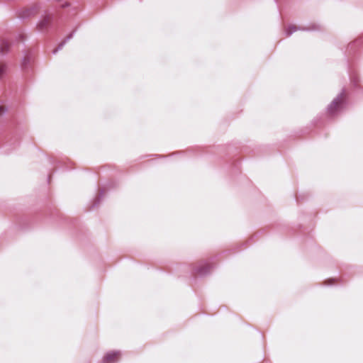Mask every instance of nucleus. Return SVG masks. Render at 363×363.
Here are the masks:
<instances>
[{
  "mask_svg": "<svg viewBox=\"0 0 363 363\" xmlns=\"http://www.w3.org/2000/svg\"><path fill=\"white\" fill-rule=\"evenodd\" d=\"M41 9V4L35 3L28 7L23 8L18 11V17L27 18L36 15Z\"/></svg>",
  "mask_w": 363,
  "mask_h": 363,
  "instance_id": "1",
  "label": "nucleus"
},
{
  "mask_svg": "<svg viewBox=\"0 0 363 363\" xmlns=\"http://www.w3.org/2000/svg\"><path fill=\"white\" fill-rule=\"evenodd\" d=\"M345 96V91H342L328 106V111L330 114H335L342 107Z\"/></svg>",
  "mask_w": 363,
  "mask_h": 363,
  "instance_id": "2",
  "label": "nucleus"
},
{
  "mask_svg": "<svg viewBox=\"0 0 363 363\" xmlns=\"http://www.w3.org/2000/svg\"><path fill=\"white\" fill-rule=\"evenodd\" d=\"M121 352L119 351H112L108 352L103 359V363H115L119 359Z\"/></svg>",
  "mask_w": 363,
  "mask_h": 363,
  "instance_id": "3",
  "label": "nucleus"
},
{
  "mask_svg": "<svg viewBox=\"0 0 363 363\" xmlns=\"http://www.w3.org/2000/svg\"><path fill=\"white\" fill-rule=\"evenodd\" d=\"M318 28H316L315 26H313L311 27H309L306 29L305 28H301L300 27H297L295 25H290L288 27H286L285 28V33H286V35L287 37L290 36L294 32L298 30H317Z\"/></svg>",
  "mask_w": 363,
  "mask_h": 363,
  "instance_id": "4",
  "label": "nucleus"
},
{
  "mask_svg": "<svg viewBox=\"0 0 363 363\" xmlns=\"http://www.w3.org/2000/svg\"><path fill=\"white\" fill-rule=\"evenodd\" d=\"M52 20V16L51 14H46L38 24L39 29L41 30L46 29Z\"/></svg>",
  "mask_w": 363,
  "mask_h": 363,
  "instance_id": "5",
  "label": "nucleus"
},
{
  "mask_svg": "<svg viewBox=\"0 0 363 363\" xmlns=\"http://www.w3.org/2000/svg\"><path fill=\"white\" fill-rule=\"evenodd\" d=\"M32 60L33 53L31 52V51H26L24 52V55L21 63V68L26 69Z\"/></svg>",
  "mask_w": 363,
  "mask_h": 363,
  "instance_id": "6",
  "label": "nucleus"
},
{
  "mask_svg": "<svg viewBox=\"0 0 363 363\" xmlns=\"http://www.w3.org/2000/svg\"><path fill=\"white\" fill-rule=\"evenodd\" d=\"M10 48V43L6 39H1L0 40V52L5 54L9 52Z\"/></svg>",
  "mask_w": 363,
  "mask_h": 363,
  "instance_id": "7",
  "label": "nucleus"
},
{
  "mask_svg": "<svg viewBox=\"0 0 363 363\" xmlns=\"http://www.w3.org/2000/svg\"><path fill=\"white\" fill-rule=\"evenodd\" d=\"M210 270V265L208 264H204L202 266L199 267L196 271L198 274L201 275L206 274L207 272H208Z\"/></svg>",
  "mask_w": 363,
  "mask_h": 363,
  "instance_id": "8",
  "label": "nucleus"
},
{
  "mask_svg": "<svg viewBox=\"0 0 363 363\" xmlns=\"http://www.w3.org/2000/svg\"><path fill=\"white\" fill-rule=\"evenodd\" d=\"M72 33H71L63 42H62L57 48H55L52 52L53 54H56L59 50H60L62 47L64 46V45L67 43V41H68L69 39H71L72 38Z\"/></svg>",
  "mask_w": 363,
  "mask_h": 363,
  "instance_id": "9",
  "label": "nucleus"
},
{
  "mask_svg": "<svg viewBox=\"0 0 363 363\" xmlns=\"http://www.w3.org/2000/svg\"><path fill=\"white\" fill-rule=\"evenodd\" d=\"M7 72V65L5 63H0V79H1Z\"/></svg>",
  "mask_w": 363,
  "mask_h": 363,
  "instance_id": "10",
  "label": "nucleus"
},
{
  "mask_svg": "<svg viewBox=\"0 0 363 363\" xmlns=\"http://www.w3.org/2000/svg\"><path fill=\"white\" fill-rule=\"evenodd\" d=\"M7 111L6 108L4 106H0V116L6 113Z\"/></svg>",
  "mask_w": 363,
  "mask_h": 363,
  "instance_id": "11",
  "label": "nucleus"
},
{
  "mask_svg": "<svg viewBox=\"0 0 363 363\" xmlns=\"http://www.w3.org/2000/svg\"><path fill=\"white\" fill-rule=\"evenodd\" d=\"M68 5H69V4H68V3H65V4H62V7H65V6H68Z\"/></svg>",
  "mask_w": 363,
  "mask_h": 363,
  "instance_id": "12",
  "label": "nucleus"
}]
</instances>
